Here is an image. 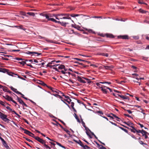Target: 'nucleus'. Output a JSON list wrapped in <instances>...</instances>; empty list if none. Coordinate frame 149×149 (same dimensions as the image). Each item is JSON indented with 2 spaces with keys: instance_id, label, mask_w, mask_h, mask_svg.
I'll return each instance as SVG.
<instances>
[{
  "instance_id": "nucleus-60",
  "label": "nucleus",
  "mask_w": 149,
  "mask_h": 149,
  "mask_svg": "<svg viewBox=\"0 0 149 149\" xmlns=\"http://www.w3.org/2000/svg\"><path fill=\"white\" fill-rule=\"evenodd\" d=\"M56 143H57V145L59 146H62L60 143H59L58 142H56Z\"/></svg>"
},
{
  "instance_id": "nucleus-52",
  "label": "nucleus",
  "mask_w": 149,
  "mask_h": 149,
  "mask_svg": "<svg viewBox=\"0 0 149 149\" xmlns=\"http://www.w3.org/2000/svg\"><path fill=\"white\" fill-rule=\"evenodd\" d=\"M73 141H74V142H75L76 143H79V141H81L79 139L78 140H76L75 139H73Z\"/></svg>"
},
{
  "instance_id": "nucleus-26",
  "label": "nucleus",
  "mask_w": 149,
  "mask_h": 149,
  "mask_svg": "<svg viewBox=\"0 0 149 149\" xmlns=\"http://www.w3.org/2000/svg\"><path fill=\"white\" fill-rule=\"evenodd\" d=\"M131 128H132V129H130L129 130H130V131H131V132H133V133H135V132H136V130L135 129V128H134V127Z\"/></svg>"
},
{
  "instance_id": "nucleus-23",
  "label": "nucleus",
  "mask_w": 149,
  "mask_h": 149,
  "mask_svg": "<svg viewBox=\"0 0 149 149\" xmlns=\"http://www.w3.org/2000/svg\"><path fill=\"white\" fill-rule=\"evenodd\" d=\"M106 36L108 38H114V36L112 34H107Z\"/></svg>"
},
{
  "instance_id": "nucleus-11",
  "label": "nucleus",
  "mask_w": 149,
  "mask_h": 149,
  "mask_svg": "<svg viewBox=\"0 0 149 149\" xmlns=\"http://www.w3.org/2000/svg\"><path fill=\"white\" fill-rule=\"evenodd\" d=\"M117 95L120 97L121 98L123 99V100H129V97L128 96H127L126 95H121L120 94H117Z\"/></svg>"
},
{
  "instance_id": "nucleus-36",
  "label": "nucleus",
  "mask_w": 149,
  "mask_h": 149,
  "mask_svg": "<svg viewBox=\"0 0 149 149\" xmlns=\"http://www.w3.org/2000/svg\"><path fill=\"white\" fill-rule=\"evenodd\" d=\"M2 89L3 90V91H5V92H7L8 91V90L7 89V87H6L5 86H3V87L2 88Z\"/></svg>"
},
{
  "instance_id": "nucleus-1",
  "label": "nucleus",
  "mask_w": 149,
  "mask_h": 149,
  "mask_svg": "<svg viewBox=\"0 0 149 149\" xmlns=\"http://www.w3.org/2000/svg\"><path fill=\"white\" fill-rule=\"evenodd\" d=\"M53 89L52 90L53 92H55L58 94L62 95L64 97V100L67 102H80L79 100L72 98L71 99L68 96L65 95L63 93L57 90L56 89L53 88Z\"/></svg>"
},
{
  "instance_id": "nucleus-10",
  "label": "nucleus",
  "mask_w": 149,
  "mask_h": 149,
  "mask_svg": "<svg viewBox=\"0 0 149 149\" xmlns=\"http://www.w3.org/2000/svg\"><path fill=\"white\" fill-rule=\"evenodd\" d=\"M54 96H55L57 97H58V98H59L60 99H61V100L63 102H64V101L62 100V99H63L64 100V101H65L64 100V97L61 94H54L53 95Z\"/></svg>"
},
{
  "instance_id": "nucleus-37",
  "label": "nucleus",
  "mask_w": 149,
  "mask_h": 149,
  "mask_svg": "<svg viewBox=\"0 0 149 149\" xmlns=\"http://www.w3.org/2000/svg\"><path fill=\"white\" fill-rule=\"evenodd\" d=\"M80 145L81 146H84V145L83 144V143L81 141H79V143H77Z\"/></svg>"
},
{
  "instance_id": "nucleus-30",
  "label": "nucleus",
  "mask_w": 149,
  "mask_h": 149,
  "mask_svg": "<svg viewBox=\"0 0 149 149\" xmlns=\"http://www.w3.org/2000/svg\"><path fill=\"white\" fill-rule=\"evenodd\" d=\"M119 128H120V129H121L123 131H124L125 132L127 133H128V131L127 130L124 128H123L122 127H119Z\"/></svg>"
},
{
  "instance_id": "nucleus-54",
  "label": "nucleus",
  "mask_w": 149,
  "mask_h": 149,
  "mask_svg": "<svg viewBox=\"0 0 149 149\" xmlns=\"http://www.w3.org/2000/svg\"><path fill=\"white\" fill-rule=\"evenodd\" d=\"M124 115L126 117L132 118L131 116H130V115H129L128 114H124Z\"/></svg>"
},
{
  "instance_id": "nucleus-31",
  "label": "nucleus",
  "mask_w": 149,
  "mask_h": 149,
  "mask_svg": "<svg viewBox=\"0 0 149 149\" xmlns=\"http://www.w3.org/2000/svg\"><path fill=\"white\" fill-rule=\"evenodd\" d=\"M142 132H143V136H144L146 134H149L147 132L143 130H142Z\"/></svg>"
},
{
  "instance_id": "nucleus-24",
  "label": "nucleus",
  "mask_w": 149,
  "mask_h": 149,
  "mask_svg": "<svg viewBox=\"0 0 149 149\" xmlns=\"http://www.w3.org/2000/svg\"><path fill=\"white\" fill-rule=\"evenodd\" d=\"M99 54L106 57H108L109 56V54H108L105 53H100Z\"/></svg>"
},
{
  "instance_id": "nucleus-44",
  "label": "nucleus",
  "mask_w": 149,
  "mask_h": 149,
  "mask_svg": "<svg viewBox=\"0 0 149 149\" xmlns=\"http://www.w3.org/2000/svg\"><path fill=\"white\" fill-rule=\"evenodd\" d=\"M58 65V64H56V65H50V66H49V67L51 68H53V67H54V66H56Z\"/></svg>"
},
{
  "instance_id": "nucleus-14",
  "label": "nucleus",
  "mask_w": 149,
  "mask_h": 149,
  "mask_svg": "<svg viewBox=\"0 0 149 149\" xmlns=\"http://www.w3.org/2000/svg\"><path fill=\"white\" fill-rule=\"evenodd\" d=\"M26 53L28 54H31L32 55H34V54H37L38 56L42 54L41 53H38L37 52H31L29 51L26 52Z\"/></svg>"
},
{
  "instance_id": "nucleus-18",
  "label": "nucleus",
  "mask_w": 149,
  "mask_h": 149,
  "mask_svg": "<svg viewBox=\"0 0 149 149\" xmlns=\"http://www.w3.org/2000/svg\"><path fill=\"white\" fill-rule=\"evenodd\" d=\"M118 38H121L123 39H128V36L127 35L120 36H118Z\"/></svg>"
},
{
  "instance_id": "nucleus-20",
  "label": "nucleus",
  "mask_w": 149,
  "mask_h": 149,
  "mask_svg": "<svg viewBox=\"0 0 149 149\" xmlns=\"http://www.w3.org/2000/svg\"><path fill=\"white\" fill-rule=\"evenodd\" d=\"M85 29L86 31H87L89 33H92L94 34H95L96 33L92 29Z\"/></svg>"
},
{
  "instance_id": "nucleus-15",
  "label": "nucleus",
  "mask_w": 149,
  "mask_h": 149,
  "mask_svg": "<svg viewBox=\"0 0 149 149\" xmlns=\"http://www.w3.org/2000/svg\"><path fill=\"white\" fill-rule=\"evenodd\" d=\"M19 63L22 65V66L24 65V64H26L25 60L22 59L21 58H19Z\"/></svg>"
},
{
  "instance_id": "nucleus-58",
  "label": "nucleus",
  "mask_w": 149,
  "mask_h": 149,
  "mask_svg": "<svg viewBox=\"0 0 149 149\" xmlns=\"http://www.w3.org/2000/svg\"><path fill=\"white\" fill-rule=\"evenodd\" d=\"M72 26L75 28L77 29V26L76 25H74V24H72Z\"/></svg>"
},
{
  "instance_id": "nucleus-13",
  "label": "nucleus",
  "mask_w": 149,
  "mask_h": 149,
  "mask_svg": "<svg viewBox=\"0 0 149 149\" xmlns=\"http://www.w3.org/2000/svg\"><path fill=\"white\" fill-rule=\"evenodd\" d=\"M5 98L7 100L9 101H12L13 102H16L15 101L13 100L12 98L11 97H10L8 95H6L5 97Z\"/></svg>"
},
{
  "instance_id": "nucleus-56",
  "label": "nucleus",
  "mask_w": 149,
  "mask_h": 149,
  "mask_svg": "<svg viewBox=\"0 0 149 149\" xmlns=\"http://www.w3.org/2000/svg\"><path fill=\"white\" fill-rule=\"evenodd\" d=\"M109 123H111V124H112L113 125H114L115 126H116V123H115L109 121Z\"/></svg>"
},
{
  "instance_id": "nucleus-45",
  "label": "nucleus",
  "mask_w": 149,
  "mask_h": 149,
  "mask_svg": "<svg viewBox=\"0 0 149 149\" xmlns=\"http://www.w3.org/2000/svg\"><path fill=\"white\" fill-rule=\"evenodd\" d=\"M99 149H107L106 148L103 146L102 145H101V146H100V148H99Z\"/></svg>"
},
{
  "instance_id": "nucleus-19",
  "label": "nucleus",
  "mask_w": 149,
  "mask_h": 149,
  "mask_svg": "<svg viewBox=\"0 0 149 149\" xmlns=\"http://www.w3.org/2000/svg\"><path fill=\"white\" fill-rule=\"evenodd\" d=\"M78 80L81 83H85L86 82L84 80H83L82 78L79 76H78L77 77Z\"/></svg>"
},
{
  "instance_id": "nucleus-40",
  "label": "nucleus",
  "mask_w": 149,
  "mask_h": 149,
  "mask_svg": "<svg viewBox=\"0 0 149 149\" xmlns=\"http://www.w3.org/2000/svg\"><path fill=\"white\" fill-rule=\"evenodd\" d=\"M110 115H112V116H113L115 117V118H116L117 119H119V118H118V117L116 116L115 115L113 114V113H110Z\"/></svg>"
},
{
  "instance_id": "nucleus-16",
  "label": "nucleus",
  "mask_w": 149,
  "mask_h": 149,
  "mask_svg": "<svg viewBox=\"0 0 149 149\" xmlns=\"http://www.w3.org/2000/svg\"><path fill=\"white\" fill-rule=\"evenodd\" d=\"M123 123L125 124L128 125V126L130 127H134L133 126L134 124L132 123H131L130 122H124Z\"/></svg>"
},
{
  "instance_id": "nucleus-34",
  "label": "nucleus",
  "mask_w": 149,
  "mask_h": 149,
  "mask_svg": "<svg viewBox=\"0 0 149 149\" xmlns=\"http://www.w3.org/2000/svg\"><path fill=\"white\" fill-rule=\"evenodd\" d=\"M81 147L83 148L84 149H90L89 147L86 145H85L84 146H81Z\"/></svg>"
},
{
  "instance_id": "nucleus-17",
  "label": "nucleus",
  "mask_w": 149,
  "mask_h": 149,
  "mask_svg": "<svg viewBox=\"0 0 149 149\" xmlns=\"http://www.w3.org/2000/svg\"><path fill=\"white\" fill-rule=\"evenodd\" d=\"M0 139L1 140V141H2V143H3V145L5 147H6V146H7L9 148L7 144L6 143V141H5V140H4L3 139L1 136H0Z\"/></svg>"
},
{
  "instance_id": "nucleus-55",
  "label": "nucleus",
  "mask_w": 149,
  "mask_h": 149,
  "mask_svg": "<svg viewBox=\"0 0 149 149\" xmlns=\"http://www.w3.org/2000/svg\"><path fill=\"white\" fill-rule=\"evenodd\" d=\"M126 111H127V112H128V113H129L130 114H131L132 113V112L130 110H127Z\"/></svg>"
},
{
  "instance_id": "nucleus-6",
  "label": "nucleus",
  "mask_w": 149,
  "mask_h": 149,
  "mask_svg": "<svg viewBox=\"0 0 149 149\" xmlns=\"http://www.w3.org/2000/svg\"><path fill=\"white\" fill-rule=\"evenodd\" d=\"M19 21L22 20V19H24V17H27L28 16L26 15V13L25 12L20 11L19 12Z\"/></svg>"
},
{
  "instance_id": "nucleus-22",
  "label": "nucleus",
  "mask_w": 149,
  "mask_h": 149,
  "mask_svg": "<svg viewBox=\"0 0 149 149\" xmlns=\"http://www.w3.org/2000/svg\"><path fill=\"white\" fill-rule=\"evenodd\" d=\"M104 67L107 70H111V68H113V66H104Z\"/></svg>"
},
{
  "instance_id": "nucleus-49",
  "label": "nucleus",
  "mask_w": 149,
  "mask_h": 149,
  "mask_svg": "<svg viewBox=\"0 0 149 149\" xmlns=\"http://www.w3.org/2000/svg\"><path fill=\"white\" fill-rule=\"evenodd\" d=\"M97 113H100V114H102V115H103V112H102L101 111H97Z\"/></svg>"
},
{
  "instance_id": "nucleus-9",
  "label": "nucleus",
  "mask_w": 149,
  "mask_h": 149,
  "mask_svg": "<svg viewBox=\"0 0 149 149\" xmlns=\"http://www.w3.org/2000/svg\"><path fill=\"white\" fill-rule=\"evenodd\" d=\"M33 138L35 139V140L37 141L41 144L46 143V142L45 141V140H42L38 136H36V137H34Z\"/></svg>"
},
{
  "instance_id": "nucleus-25",
  "label": "nucleus",
  "mask_w": 149,
  "mask_h": 149,
  "mask_svg": "<svg viewBox=\"0 0 149 149\" xmlns=\"http://www.w3.org/2000/svg\"><path fill=\"white\" fill-rule=\"evenodd\" d=\"M139 11L141 13H146L148 12L147 11H145V10H142L140 8L139 10Z\"/></svg>"
},
{
  "instance_id": "nucleus-47",
  "label": "nucleus",
  "mask_w": 149,
  "mask_h": 149,
  "mask_svg": "<svg viewBox=\"0 0 149 149\" xmlns=\"http://www.w3.org/2000/svg\"><path fill=\"white\" fill-rule=\"evenodd\" d=\"M136 132L138 133H141L142 134H143V132H142V131L139 130H136Z\"/></svg>"
},
{
  "instance_id": "nucleus-39",
  "label": "nucleus",
  "mask_w": 149,
  "mask_h": 149,
  "mask_svg": "<svg viewBox=\"0 0 149 149\" xmlns=\"http://www.w3.org/2000/svg\"><path fill=\"white\" fill-rule=\"evenodd\" d=\"M138 3L139 4H145L146 5H147V3H144V2L141 1L140 0H139L138 1Z\"/></svg>"
},
{
  "instance_id": "nucleus-28",
  "label": "nucleus",
  "mask_w": 149,
  "mask_h": 149,
  "mask_svg": "<svg viewBox=\"0 0 149 149\" xmlns=\"http://www.w3.org/2000/svg\"><path fill=\"white\" fill-rule=\"evenodd\" d=\"M27 14L30 16H34L35 15V13L32 12H28L27 13Z\"/></svg>"
},
{
  "instance_id": "nucleus-7",
  "label": "nucleus",
  "mask_w": 149,
  "mask_h": 149,
  "mask_svg": "<svg viewBox=\"0 0 149 149\" xmlns=\"http://www.w3.org/2000/svg\"><path fill=\"white\" fill-rule=\"evenodd\" d=\"M63 14H54L53 16L55 17V18L59 20L63 19Z\"/></svg>"
},
{
  "instance_id": "nucleus-35",
  "label": "nucleus",
  "mask_w": 149,
  "mask_h": 149,
  "mask_svg": "<svg viewBox=\"0 0 149 149\" xmlns=\"http://www.w3.org/2000/svg\"><path fill=\"white\" fill-rule=\"evenodd\" d=\"M19 29L24 31L26 29L22 25H19Z\"/></svg>"
},
{
  "instance_id": "nucleus-21",
  "label": "nucleus",
  "mask_w": 149,
  "mask_h": 149,
  "mask_svg": "<svg viewBox=\"0 0 149 149\" xmlns=\"http://www.w3.org/2000/svg\"><path fill=\"white\" fill-rule=\"evenodd\" d=\"M11 89L13 91L16 93L17 94H19V91L17 90L16 89L14 88L12 86H11L10 87Z\"/></svg>"
},
{
  "instance_id": "nucleus-8",
  "label": "nucleus",
  "mask_w": 149,
  "mask_h": 149,
  "mask_svg": "<svg viewBox=\"0 0 149 149\" xmlns=\"http://www.w3.org/2000/svg\"><path fill=\"white\" fill-rule=\"evenodd\" d=\"M63 19H70L71 21L73 22V21L71 19V18L70 17V15L69 14L67 13H63Z\"/></svg>"
},
{
  "instance_id": "nucleus-57",
  "label": "nucleus",
  "mask_w": 149,
  "mask_h": 149,
  "mask_svg": "<svg viewBox=\"0 0 149 149\" xmlns=\"http://www.w3.org/2000/svg\"><path fill=\"white\" fill-rule=\"evenodd\" d=\"M61 72L63 74H65L66 73H67V72H65V71L62 70L61 71Z\"/></svg>"
},
{
  "instance_id": "nucleus-61",
  "label": "nucleus",
  "mask_w": 149,
  "mask_h": 149,
  "mask_svg": "<svg viewBox=\"0 0 149 149\" xmlns=\"http://www.w3.org/2000/svg\"><path fill=\"white\" fill-rule=\"evenodd\" d=\"M26 65L28 66H30L31 68H33V66L31 65V64H26Z\"/></svg>"
},
{
  "instance_id": "nucleus-51",
  "label": "nucleus",
  "mask_w": 149,
  "mask_h": 149,
  "mask_svg": "<svg viewBox=\"0 0 149 149\" xmlns=\"http://www.w3.org/2000/svg\"><path fill=\"white\" fill-rule=\"evenodd\" d=\"M45 64V63L44 62L41 63H39L38 64H37V65H41L42 66L43 65Z\"/></svg>"
},
{
  "instance_id": "nucleus-46",
  "label": "nucleus",
  "mask_w": 149,
  "mask_h": 149,
  "mask_svg": "<svg viewBox=\"0 0 149 149\" xmlns=\"http://www.w3.org/2000/svg\"><path fill=\"white\" fill-rule=\"evenodd\" d=\"M25 138L26 140H27V141H29V142H31L32 143H33V141H32L30 139L28 138Z\"/></svg>"
},
{
  "instance_id": "nucleus-43",
  "label": "nucleus",
  "mask_w": 149,
  "mask_h": 149,
  "mask_svg": "<svg viewBox=\"0 0 149 149\" xmlns=\"http://www.w3.org/2000/svg\"><path fill=\"white\" fill-rule=\"evenodd\" d=\"M54 62H55V60L52 61H51V62L49 63V64H50V65L52 64H54Z\"/></svg>"
},
{
  "instance_id": "nucleus-3",
  "label": "nucleus",
  "mask_w": 149,
  "mask_h": 149,
  "mask_svg": "<svg viewBox=\"0 0 149 149\" xmlns=\"http://www.w3.org/2000/svg\"><path fill=\"white\" fill-rule=\"evenodd\" d=\"M0 72H3V73H7L9 75L13 77H15V75H17L18 76V77H19V75L18 74H13L12 72H9V70L5 68H0Z\"/></svg>"
},
{
  "instance_id": "nucleus-42",
  "label": "nucleus",
  "mask_w": 149,
  "mask_h": 149,
  "mask_svg": "<svg viewBox=\"0 0 149 149\" xmlns=\"http://www.w3.org/2000/svg\"><path fill=\"white\" fill-rule=\"evenodd\" d=\"M75 118H76V120H77V121H78V122L79 123L80 122L79 118H78V117L77 116L76 114H75Z\"/></svg>"
},
{
  "instance_id": "nucleus-62",
  "label": "nucleus",
  "mask_w": 149,
  "mask_h": 149,
  "mask_svg": "<svg viewBox=\"0 0 149 149\" xmlns=\"http://www.w3.org/2000/svg\"><path fill=\"white\" fill-rule=\"evenodd\" d=\"M33 61L35 63H39V61L37 60L36 59H34Z\"/></svg>"
},
{
  "instance_id": "nucleus-63",
  "label": "nucleus",
  "mask_w": 149,
  "mask_h": 149,
  "mask_svg": "<svg viewBox=\"0 0 149 149\" xmlns=\"http://www.w3.org/2000/svg\"><path fill=\"white\" fill-rule=\"evenodd\" d=\"M6 109L8 110H9L10 111H12L11 109L8 106H7V107H6Z\"/></svg>"
},
{
  "instance_id": "nucleus-5",
  "label": "nucleus",
  "mask_w": 149,
  "mask_h": 149,
  "mask_svg": "<svg viewBox=\"0 0 149 149\" xmlns=\"http://www.w3.org/2000/svg\"><path fill=\"white\" fill-rule=\"evenodd\" d=\"M0 118H1L5 122L8 123L9 120L7 118V116L1 112H0Z\"/></svg>"
},
{
  "instance_id": "nucleus-29",
  "label": "nucleus",
  "mask_w": 149,
  "mask_h": 149,
  "mask_svg": "<svg viewBox=\"0 0 149 149\" xmlns=\"http://www.w3.org/2000/svg\"><path fill=\"white\" fill-rule=\"evenodd\" d=\"M65 66L63 65H60L58 67V68L59 69H64L65 67Z\"/></svg>"
},
{
  "instance_id": "nucleus-64",
  "label": "nucleus",
  "mask_w": 149,
  "mask_h": 149,
  "mask_svg": "<svg viewBox=\"0 0 149 149\" xmlns=\"http://www.w3.org/2000/svg\"><path fill=\"white\" fill-rule=\"evenodd\" d=\"M107 116L108 117H110V118H112V119H113V117H112V116H110L109 114H107Z\"/></svg>"
},
{
  "instance_id": "nucleus-4",
  "label": "nucleus",
  "mask_w": 149,
  "mask_h": 149,
  "mask_svg": "<svg viewBox=\"0 0 149 149\" xmlns=\"http://www.w3.org/2000/svg\"><path fill=\"white\" fill-rule=\"evenodd\" d=\"M19 129L20 130H21L22 131H24V133L29 136H31L33 138L35 137H36V136H34V135L33 134V133L31 132L30 131L26 129H24L21 127H19Z\"/></svg>"
},
{
  "instance_id": "nucleus-33",
  "label": "nucleus",
  "mask_w": 149,
  "mask_h": 149,
  "mask_svg": "<svg viewBox=\"0 0 149 149\" xmlns=\"http://www.w3.org/2000/svg\"><path fill=\"white\" fill-rule=\"evenodd\" d=\"M82 78L83 79H86V80L87 81V82L88 83H90L91 82V81L90 80V79H89L88 78H86L84 77H82Z\"/></svg>"
},
{
  "instance_id": "nucleus-50",
  "label": "nucleus",
  "mask_w": 149,
  "mask_h": 149,
  "mask_svg": "<svg viewBox=\"0 0 149 149\" xmlns=\"http://www.w3.org/2000/svg\"><path fill=\"white\" fill-rule=\"evenodd\" d=\"M142 59L145 60H147L148 58L146 57H144L143 56L142 57Z\"/></svg>"
},
{
  "instance_id": "nucleus-12",
  "label": "nucleus",
  "mask_w": 149,
  "mask_h": 149,
  "mask_svg": "<svg viewBox=\"0 0 149 149\" xmlns=\"http://www.w3.org/2000/svg\"><path fill=\"white\" fill-rule=\"evenodd\" d=\"M107 87L105 86H102L100 87V88L101 89V90L103 92L105 93H107Z\"/></svg>"
},
{
  "instance_id": "nucleus-59",
  "label": "nucleus",
  "mask_w": 149,
  "mask_h": 149,
  "mask_svg": "<svg viewBox=\"0 0 149 149\" xmlns=\"http://www.w3.org/2000/svg\"><path fill=\"white\" fill-rule=\"evenodd\" d=\"M139 124V125L140 126V127H141V128H143L144 127V126H143V125L140 123H139V124Z\"/></svg>"
},
{
  "instance_id": "nucleus-32",
  "label": "nucleus",
  "mask_w": 149,
  "mask_h": 149,
  "mask_svg": "<svg viewBox=\"0 0 149 149\" xmlns=\"http://www.w3.org/2000/svg\"><path fill=\"white\" fill-rule=\"evenodd\" d=\"M63 130H64V131H65L67 133V134H68L70 136L71 135L70 134V132L69 131V130H68L66 129H64Z\"/></svg>"
},
{
  "instance_id": "nucleus-41",
  "label": "nucleus",
  "mask_w": 149,
  "mask_h": 149,
  "mask_svg": "<svg viewBox=\"0 0 149 149\" xmlns=\"http://www.w3.org/2000/svg\"><path fill=\"white\" fill-rule=\"evenodd\" d=\"M19 94H20L22 95V97L24 98V99L27 100L28 99L26 97H24V95L23 94H22L21 92H19Z\"/></svg>"
},
{
  "instance_id": "nucleus-27",
  "label": "nucleus",
  "mask_w": 149,
  "mask_h": 149,
  "mask_svg": "<svg viewBox=\"0 0 149 149\" xmlns=\"http://www.w3.org/2000/svg\"><path fill=\"white\" fill-rule=\"evenodd\" d=\"M44 146L45 148H46L47 149H51L50 147L49 146H48L46 144V143H44V144H42Z\"/></svg>"
},
{
  "instance_id": "nucleus-53",
  "label": "nucleus",
  "mask_w": 149,
  "mask_h": 149,
  "mask_svg": "<svg viewBox=\"0 0 149 149\" xmlns=\"http://www.w3.org/2000/svg\"><path fill=\"white\" fill-rule=\"evenodd\" d=\"M139 143H140V144H141L142 145H143V144L146 145V143H143V142L142 141H139Z\"/></svg>"
},
{
  "instance_id": "nucleus-48",
  "label": "nucleus",
  "mask_w": 149,
  "mask_h": 149,
  "mask_svg": "<svg viewBox=\"0 0 149 149\" xmlns=\"http://www.w3.org/2000/svg\"><path fill=\"white\" fill-rule=\"evenodd\" d=\"M41 84L44 86H46L47 87H48V86H47V85L45 83H44V82H42L41 83Z\"/></svg>"
},
{
  "instance_id": "nucleus-2",
  "label": "nucleus",
  "mask_w": 149,
  "mask_h": 149,
  "mask_svg": "<svg viewBox=\"0 0 149 149\" xmlns=\"http://www.w3.org/2000/svg\"><path fill=\"white\" fill-rule=\"evenodd\" d=\"M43 16L45 17L47 19L48 21H51L56 23H58L60 24L62 26L65 27L67 24H68L69 23L63 21H58L56 20L55 19L53 18H50L49 17H51V16H49L48 15L46 14H43Z\"/></svg>"
},
{
  "instance_id": "nucleus-38",
  "label": "nucleus",
  "mask_w": 149,
  "mask_h": 149,
  "mask_svg": "<svg viewBox=\"0 0 149 149\" xmlns=\"http://www.w3.org/2000/svg\"><path fill=\"white\" fill-rule=\"evenodd\" d=\"M132 37L134 38V39H135V40H137L139 38V37L138 36H134Z\"/></svg>"
}]
</instances>
